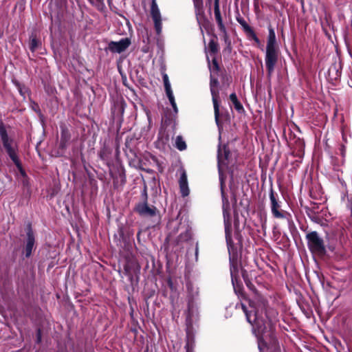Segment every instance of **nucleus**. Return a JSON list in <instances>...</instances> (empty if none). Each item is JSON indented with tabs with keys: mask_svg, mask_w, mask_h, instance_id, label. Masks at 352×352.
Instances as JSON below:
<instances>
[{
	"mask_svg": "<svg viewBox=\"0 0 352 352\" xmlns=\"http://www.w3.org/2000/svg\"><path fill=\"white\" fill-rule=\"evenodd\" d=\"M0 137L3 146L10 158L12 162L16 161V158H18L16 154L17 147L13 146L14 140L8 136L7 130L3 122H0Z\"/></svg>",
	"mask_w": 352,
	"mask_h": 352,
	"instance_id": "nucleus-5",
	"label": "nucleus"
},
{
	"mask_svg": "<svg viewBox=\"0 0 352 352\" xmlns=\"http://www.w3.org/2000/svg\"><path fill=\"white\" fill-rule=\"evenodd\" d=\"M219 85V81L217 78H213L212 76H210V92L212 95V99L214 106V118L215 122L217 124V126H219V104L217 100L218 96H219V91L217 89V87Z\"/></svg>",
	"mask_w": 352,
	"mask_h": 352,
	"instance_id": "nucleus-8",
	"label": "nucleus"
},
{
	"mask_svg": "<svg viewBox=\"0 0 352 352\" xmlns=\"http://www.w3.org/2000/svg\"><path fill=\"white\" fill-rule=\"evenodd\" d=\"M41 45V43L39 40L32 37L30 41V50L31 52H34Z\"/></svg>",
	"mask_w": 352,
	"mask_h": 352,
	"instance_id": "nucleus-22",
	"label": "nucleus"
},
{
	"mask_svg": "<svg viewBox=\"0 0 352 352\" xmlns=\"http://www.w3.org/2000/svg\"><path fill=\"white\" fill-rule=\"evenodd\" d=\"M210 52L212 54H215L218 51L217 45L212 41L208 45Z\"/></svg>",
	"mask_w": 352,
	"mask_h": 352,
	"instance_id": "nucleus-25",
	"label": "nucleus"
},
{
	"mask_svg": "<svg viewBox=\"0 0 352 352\" xmlns=\"http://www.w3.org/2000/svg\"><path fill=\"white\" fill-rule=\"evenodd\" d=\"M144 352H148V351H145Z\"/></svg>",
	"mask_w": 352,
	"mask_h": 352,
	"instance_id": "nucleus-40",
	"label": "nucleus"
},
{
	"mask_svg": "<svg viewBox=\"0 0 352 352\" xmlns=\"http://www.w3.org/2000/svg\"><path fill=\"white\" fill-rule=\"evenodd\" d=\"M180 192L182 197H186L189 195L190 190L188 188L187 175L185 170H183L181 173L179 180Z\"/></svg>",
	"mask_w": 352,
	"mask_h": 352,
	"instance_id": "nucleus-16",
	"label": "nucleus"
},
{
	"mask_svg": "<svg viewBox=\"0 0 352 352\" xmlns=\"http://www.w3.org/2000/svg\"><path fill=\"white\" fill-rule=\"evenodd\" d=\"M184 223V221H182V219L179 220V218L177 217L175 219L170 220L168 223V229L169 230V233L167 236L166 239L168 241L171 240V237L177 234V232L182 230V224Z\"/></svg>",
	"mask_w": 352,
	"mask_h": 352,
	"instance_id": "nucleus-15",
	"label": "nucleus"
},
{
	"mask_svg": "<svg viewBox=\"0 0 352 352\" xmlns=\"http://www.w3.org/2000/svg\"><path fill=\"white\" fill-rule=\"evenodd\" d=\"M35 244V236L30 225L26 229V239L24 245V253L26 258H29L32 252Z\"/></svg>",
	"mask_w": 352,
	"mask_h": 352,
	"instance_id": "nucleus-12",
	"label": "nucleus"
},
{
	"mask_svg": "<svg viewBox=\"0 0 352 352\" xmlns=\"http://www.w3.org/2000/svg\"><path fill=\"white\" fill-rule=\"evenodd\" d=\"M241 306L257 338L259 352H281L273 328L277 321V311L270 307L266 299L259 295L251 299L248 306L244 303Z\"/></svg>",
	"mask_w": 352,
	"mask_h": 352,
	"instance_id": "nucleus-1",
	"label": "nucleus"
},
{
	"mask_svg": "<svg viewBox=\"0 0 352 352\" xmlns=\"http://www.w3.org/2000/svg\"><path fill=\"white\" fill-rule=\"evenodd\" d=\"M193 3L196 12H199L202 8V0H193Z\"/></svg>",
	"mask_w": 352,
	"mask_h": 352,
	"instance_id": "nucleus-28",
	"label": "nucleus"
},
{
	"mask_svg": "<svg viewBox=\"0 0 352 352\" xmlns=\"http://www.w3.org/2000/svg\"><path fill=\"white\" fill-rule=\"evenodd\" d=\"M214 14L216 22L218 25L219 30L223 34L225 39H227V31L223 24V19L221 17L220 8H219V0H214Z\"/></svg>",
	"mask_w": 352,
	"mask_h": 352,
	"instance_id": "nucleus-14",
	"label": "nucleus"
},
{
	"mask_svg": "<svg viewBox=\"0 0 352 352\" xmlns=\"http://www.w3.org/2000/svg\"><path fill=\"white\" fill-rule=\"evenodd\" d=\"M245 33L246 34V35L249 39H252L257 44L260 43L259 38H258V36H256L254 31L253 30V29L251 27L250 28H248L246 31H245Z\"/></svg>",
	"mask_w": 352,
	"mask_h": 352,
	"instance_id": "nucleus-21",
	"label": "nucleus"
},
{
	"mask_svg": "<svg viewBox=\"0 0 352 352\" xmlns=\"http://www.w3.org/2000/svg\"><path fill=\"white\" fill-rule=\"evenodd\" d=\"M229 156L230 151L228 149H227L226 146H223L221 147V146L219 144L217 151V162L221 194L222 198V209L225 227V234L229 253L230 265V270L232 283L234 288L235 289L236 285L238 283V251L237 248L235 247L232 239V220L230 214V206L228 199L226 196L224 192L225 176L223 172L224 170L228 168V165L229 164Z\"/></svg>",
	"mask_w": 352,
	"mask_h": 352,
	"instance_id": "nucleus-2",
	"label": "nucleus"
},
{
	"mask_svg": "<svg viewBox=\"0 0 352 352\" xmlns=\"http://www.w3.org/2000/svg\"><path fill=\"white\" fill-rule=\"evenodd\" d=\"M162 79L164 85V89L166 94V96L168 100L174 99L175 96L171 88L170 82L169 81V78L168 75L166 73L162 74Z\"/></svg>",
	"mask_w": 352,
	"mask_h": 352,
	"instance_id": "nucleus-18",
	"label": "nucleus"
},
{
	"mask_svg": "<svg viewBox=\"0 0 352 352\" xmlns=\"http://www.w3.org/2000/svg\"><path fill=\"white\" fill-rule=\"evenodd\" d=\"M122 182L124 184L125 183V177H123V179H122Z\"/></svg>",
	"mask_w": 352,
	"mask_h": 352,
	"instance_id": "nucleus-36",
	"label": "nucleus"
},
{
	"mask_svg": "<svg viewBox=\"0 0 352 352\" xmlns=\"http://www.w3.org/2000/svg\"><path fill=\"white\" fill-rule=\"evenodd\" d=\"M146 172H147V173H151V170L148 169V170H146Z\"/></svg>",
	"mask_w": 352,
	"mask_h": 352,
	"instance_id": "nucleus-37",
	"label": "nucleus"
},
{
	"mask_svg": "<svg viewBox=\"0 0 352 352\" xmlns=\"http://www.w3.org/2000/svg\"><path fill=\"white\" fill-rule=\"evenodd\" d=\"M236 21L241 25L243 31H246L250 26L248 24L245 20L242 18L241 16H238L236 17Z\"/></svg>",
	"mask_w": 352,
	"mask_h": 352,
	"instance_id": "nucleus-24",
	"label": "nucleus"
},
{
	"mask_svg": "<svg viewBox=\"0 0 352 352\" xmlns=\"http://www.w3.org/2000/svg\"><path fill=\"white\" fill-rule=\"evenodd\" d=\"M21 183H22L23 187L24 188L27 189L28 192H30V184L28 177H25V178H23L21 180Z\"/></svg>",
	"mask_w": 352,
	"mask_h": 352,
	"instance_id": "nucleus-27",
	"label": "nucleus"
},
{
	"mask_svg": "<svg viewBox=\"0 0 352 352\" xmlns=\"http://www.w3.org/2000/svg\"><path fill=\"white\" fill-rule=\"evenodd\" d=\"M60 144L62 147H64V146L63 145V142H60Z\"/></svg>",
	"mask_w": 352,
	"mask_h": 352,
	"instance_id": "nucleus-39",
	"label": "nucleus"
},
{
	"mask_svg": "<svg viewBox=\"0 0 352 352\" xmlns=\"http://www.w3.org/2000/svg\"><path fill=\"white\" fill-rule=\"evenodd\" d=\"M230 100L232 102V104L234 105V109L239 111L242 112L243 111L244 109L241 103L239 101L237 96L235 93H232L230 95Z\"/></svg>",
	"mask_w": 352,
	"mask_h": 352,
	"instance_id": "nucleus-19",
	"label": "nucleus"
},
{
	"mask_svg": "<svg viewBox=\"0 0 352 352\" xmlns=\"http://www.w3.org/2000/svg\"><path fill=\"white\" fill-rule=\"evenodd\" d=\"M188 289V309L186 313V333L188 336L193 324L198 319V295L199 292L191 283L187 284Z\"/></svg>",
	"mask_w": 352,
	"mask_h": 352,
	"instance_id": "nucleus-3",
	"label": "nucleus"
},
{
	"mask_svg": "<svg viewBox=\"0 0 352 352\" xmlns=\"http://www.w3.org/2000/svg\"><path fill=\"white\" fill-rule=\"evenodd\" d=\"M140 234V231H139L138 233V238H139Z\"/></svg>",
	"mask_w": 352,
	"mask_h": 352,
	"instance_id": "nucleus-38",
	"label": "nucleus"
},
{
	"mask_svg": "<svg viewBox=\"0 0 352 352\" xmlns=\"http://www.w3.org/2000/svg\"><path fill=\"white\" fill-rule=\"evenodd\" d=\"M124 274L126 276H129L130 275V271H129V267L128 265H125L124 266Z\"/></svg>",
	"mask_w": 352,
	"mask_h": 352,
	"instance_id": "nucleus-32",
	"label": "nucleus"
},
{
	"mask_svg": "<svg viewBox=\"0 0 352 352\" xmlns=\"http://www.w3.org/2000/svg\"><path fill=\"white\" fill-rule=\"evenodd\" d=\"M182 230L179 232V234L175 240L176 245H180L183 243L189 241L192 237L191 228L186 221L182 224Z\"/></svg>",
	"mask_w": 352,
	"mask_h": 352,
	"instance_id": "nucleus-13",
	"label": "nucleus"
},
{
	"mask_svg": "<svg viewBox=\"0 0 352 352\" xmlns=\"http://www.w3.org/2000/svg\"><path fill=\"white\" fill-rule=\"evenodd\" d=\"M144 200L135 205L134 210L142 217L156 219L159 221V210L155 206L148 204L146 192L144 193Z\"/></svg>",
	"mask_w": 352,
	"mask_h": 352,
	"instance_id": "nucleus-4",
	"label": "nucleus"
},
{
	"mask_svg": "<svg viewBox=\"0 0 352 352\" xmlns=\"http://www.w3.org/2000/svg\"><path fill=\"white\" fill-rule=\"evenodd\" d=\"M210 72H214L219 70V65L217 60L215 58H213L212 60V65L209 66Z\"/></svg>",
	"mask_w": 352,
	"mask_h": 352,
	"instance_id": "nucleus-30",
	"label": "nucleus"
},
{
	"mask_svg": "<svg viewBox=\"0 0 352 352\" xmlns=\"http://www.w3.org/2000/svg\"><path fill=\"white\" fill-rule=\"evenodd\" d=\"M131 44L130 38H121L118 41H110L107 49L112 53L121 54L124 52Z\"/></svg>",
	"mask_w": 352,
	"mask_h": 352,
	"instance_id": "nucleus-10",
	"label": "nucleus"
},
{
	"mask_svg": "<svg viewBox=\"0 0 352 352\" xmlns=\"http://www.w3.org/2000/svg\"><path fill=\"white\" fill-rule=\"evenodd\" d=\"M151 15L154 23V28L156 34L160 35L162 30V23L161 13L157 4L156 0L151 1Z\"/></svg>",
	"mask_w": 352,
	"mask_h": 352,
	"instance_id": "nucleus-9",
	"label": "nucleus"
},
{
	"mask_svg": "<svg viewBox=\"0 0 352 352\" xmlns=\"http://www.w3.org/2000/svg\"><path fill=\"white\" fill-rule=\"evenodd\" d=\"M268 32L266 48H278L275 31L271 25L268 27Z\"/></svg>",
	"mask_w": 352,
	"mask_h": 352,
	"instance_id": "nucleus-17",
	"label": "nucleus"
},
{
	"mask_svg": "<svg viewBox=\"0 0 352 352\" xmlns=\"http://www.w3.org/2000/svg\"><path fill=\"white\" fill-rule=\"evenodd\" d=\"M185 349H186V352H194V351H193L194 344L190 343L189 340H188V341L186 344V346H185Z\"/></svg>",
	"mask_w": 352,
	"mask_h": 352,
	"instance_id": "nucleus-29",
	"label": "nucleus"
},
{
	"mask_svg": "<svg viewBox=\"0 0 352 352\" xmlns=\"http://www.w3.org/2000/svg\"><path fill=\"white\" fill-rule=\"evenodd\" d=\"M37 340H38V342H40V341H41V331H40V329L38 331V333H37Z\"/></svg>",
	"mask_w": 352,
	"mask_h": 352,
	"instance_id": "nucleus-35",
	"label": "nucleus"
},
{
	"mask_svg": "<svg viewBox=\"0 0 352 352\" xmlns=\"http://www.w3.org/2000/svg\"><path fill=\"white\" fill-rule=\"evenodd\" d=\"M270 199L271 204V211L273 216L277 219H286L287 213L283 210H279L280 208V202L276 199L273 190L270 192Z\"/></svg>",
	"mask_w": 352,
	"mask_h": 352,
	"instance_id": "nucleus-11",
	"label": "nucleus"
},
{
	"mask_svg": "<svg viewBox=\"0 0 352 352\" xmlns=\"http://www.w3.org/2000/svg\"><path fill=\"white\" fill-rule=\"evenodd\" d=\"M340 151H341L342 155L344 156V152H345V146L344 145H342L341 146Z\"/></svg>",
	"mask_w": 352,
	"mask_h": 352,
	"instance_id": "nucleus-34",
	"label": "nucleus"
},
{
	"mask_svg": "<svg viewBox=\"0 0 352 352\" xmlns=\"http://www.w3.org/2000/svg\"><path fill=\"white\" fill-rule=\"evenodd\" d=\"M175 147L181 151L186 148V144L181 135L177 136L175 139Z\"/></svg>",
	"mask_w": 352,
	"mask_h": 352,
	"instance_id": "nucleus-20",
	"label": "nucleus"
},
{
	"mask_svg": "<svg viewBox=\"0 0 352 352\" xmlns=\"http://www.w3.org/2000/svg\"><path fill=\"white\" fill-rule=\"evenodd\" d=\"M169 100L170 104L173 110V113H174L173 116L175 117L178 113V108H177L176 102H175V99L174 98V99H171V100Z\"/></svg>",
	"mask_w": 352,
	"mask_h": 352,
	"instance_id": "nucleus-26",
	"label": "nucleus"
},
{
	"mask_svg": "<svg viewBox=\"0 0 352 352\" xmlns=\"http://www.w3.org/2000/svg\"><path fill=\"white\" fill-rule=\"evenodd\" d=\"M13 163L15 164V166L18 168V170H19L21 175L23 177V178L28 177V175H27L25 171L24 170V169L23 168L22 166H21V164L20 162L19 157L16 158V161L13 162Z\"/></svg>",
	"mask_w": 352,
	"mask_h": 352,
	"instance_id": "nucleus-23",
	"label": "nucleus"
},
{
	"mask_svg": "<svg viewBox=\"0 0 352 352\" xmlns=\"http://www.w3.org/2000/svg\"><path fill=\"white\" fill-rule=\"evenodd\" d=\"M279 56L278 48H266L265 63L268 78H270L274 72Z\"/></svg>",
	"mask_w": 352,
	"mask_h": 352,
	"instance_id": "nucleus-7",
	"label": "nucleus"
},
{
	"mask_svg": "<svg viewBox=\"0 0 352 352\" xmlns=\"http://www.w3.org/2000/svg\"><path fill=\"white\" fill-rule=\"evenodd\" d=\"M195 260L197 261L198 259V254H199V247H198V242L196 243V247H195Z\"/></svg>",
	"mask_w": 352,
	"mask_h": 352,
	"instance_id": "nucleus-31",
	"label": "nucleus"
},
{
	"mask_svg": "<svg viewBox=\"0 0 352 352\" xmlns=\"http://www.w3.org/2000/svg\"><path fill=\"white\" fill-rule=\"evenodd\" d=\"M307 245L311 252L324 254L326 252L324 241L316 231H312L306 235Z\"/></svg>",
	"mask_w": 352,
	"mask_h": 352,
	"instance_id": "nucleus-6",
	"label": "nucleus"
},
{
	"mask_svg": "<svg viewBox=\"0 0 352 352\" xmlns=\"http://www.w3.org/2000/svg\"><path fill=\"white\" fill-rule=\"evenodd\" d=\"M91 4L102 3L103 0H88Z\"/></svg>",
	"mask_w": 352,
	"mask_h": 352,
	"instance_id": "nucleus-33",
	"label": "nucleus"
}]
</instances>
